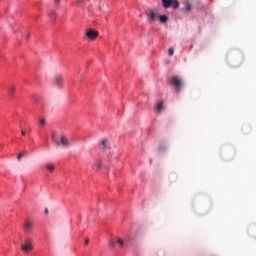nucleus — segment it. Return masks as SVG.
Returning a JSON list of instances; mask_svg holds the SVG:
<instances>
[{
    "instance_id": "obj_27",
    "label": "nucleus",
    "mask_w": 256,
    "mask_h": 256,
    "mask_svg": "<svg viewBox=\"0 0 256 256\" xmlns=\"http://www.w3.org/2000/svg\"><path fill=\"white\" fill-rule=\"evenodd\" d=\"M89 243V239H86L85 244L87 245Z\"/></svg>"
},
{
    "instance_id": "obj_12",
    "label": "nucleus",
    "mask_w": 256,
    "mask_h": 256,
    "mask_svg": "<svg viewBox=\"0 0 256 256\" xmlns=\"http://www.w3.org/2000/svg\"><path fill=\"white\" fill-rule=\"evenodd\" d=\"M38 125L41 129H43V127H45V125H47V120L45 118H40Z\"/></svg>"
},
{
    "instance_id": "obj_26",
    "label": "nucleus",
    "mask_w": 256,
    "mask_h": 256,
    "mask_svg": "<svg viewBox=\"0 0 256 256\" xmlns=\"http://www.w3.org/2000/svg\"><path fill=\"white\" fill-rule=\"evenodd\" d=\"M21 134H22V135H25V130H22V131H21Z\"/></svg>"
},
{
    "instance_id": "obj_6",
    "label": "nucleus",
    "mask_w": 256,
    "mask_h": 256,
    "mask_svg": "<svg viewBox=\"0 0 256 256\" xmlns=\"http://www.w3.org/2000/svg\"><path fill=\"white\" fill-rule=\"evenodd\" d=\"M86 37H88V39H91V41H95V39L99 37V32L95 30H87Z\"/></svg>"
},
{
    "instance_id": "obj_22",
    "label": "nucleus",
    "mask_w": 256,
    "mask_h": 256,
    "mask_svg": "<svg viewBox=\"0 0 256 256\" xmlns=\"http://www.w3.org/2000/svg\"><path fill=\"white\" fill-rule=\"evenodd\" d=\"M84 0H76L77 5H81V3H83Z\"/></svg>"
},
{
    "instance_id": "obj_4",
    "label": "nucleus",
    "mask_w": 256,
    "mask_h": 256,
    "mask_svg": "<svg viewBox=\"0 0 256 256\" xmlns=\"http://www.w3.org/2000/svg\"><path fill=\"white\" fill-rule=\"evenodd\" d=\"M54 85L57 89H63V86L65 85V78L62 74H56L54 76Z\"/></svg>"
},
{
    "instance_id": "obj_7",
    "label": "nucleus",
    "mask_w": 256,
    "mask_h": 256,
    "mask_svg": "<svg viewBox=\"0 0 256 256\" xmlns=\"http://www.w3.org/2000/svg\"><path fill=\"white\" fill-rule=\"evenodd\" d=\"M99 149L101 151H107V149H109V140L102 139L99 144Z\"/></svg>"
},
{
    "instance_id": "obj_21",
    "label": "nucleus",
    "mask_w": 256,
    "mask_h": 256,
    "mask_svg": "<svg viewBox=\"0 0 256 256\" xmlns=\"http://www.w3.org/2000/svg\"><path fill=\"white\" fill-rule=\"evenodd\" d=\"M97 167H98V169H101V167H103V163H101V161H98L97 162Z\"/></svg>"
},
{
    "instance_id": "obj_16",
    "label": "nucleus",
    "mask_w": 256,
    "mask_h": 256,
    "mask_svg": "<svg viewBox=\"0 0 256 256\" xmlns=\"http://www.w3.org/2000/svg\"><path fill=\"white\" fill-rule=\"evenodd\" d=\"M163 109H165V106L163 105V101H161L158 105H157V112L161 113V111H163Z\"/></svg>"
},
{
    "instance_id": "obj_8",
    "label": "nucleus",
    "mask_w": 256,
    "mask_h": 256,
    "mask_svg": "<svg viewBox=\"0 0 256 256\" xmlns=\"http://www.w3.org/2000/svg\"><path fill=\"white\" fill-rule=\"evenodd\" d=\"M33 229V223L29 220H27L25 223H24V231L25 233H31Z\"/></svg>"
},
{
    "instance_id": "obj_25",
    "label": "nucleus",
    "mask_w": 256,
    "mask_h": 256,
    "mask_svg": "<svg viewBox=\"0 0 256 256\" xmlns=\"http://www.w3.org/2000/svg\"><path fill=\"white\" fill-rule=\"evenodd\" d=\"M110 246L115 247V242H110Z\"/></svg>"
},
{
    "instance_id": "obj_2",
    "label": "nucleus",
    "mask_w": 256,
    "mask_h": 256,
    "mask_svg": "<svg viewBox=\"0 0 256 256\" xmlns=\"http://www.w3.org/2000/svg\"><path fill=\"white\" fill-rule=\"evenodd\" d=\"M145 14L149 25H153V23L159 19V10L157 9H149L145 12Z\"/></svg>"
},
{
    "instance_id": "obj_10",
    "label": "nucleus",
    "mask_w": 256,
    "mask_h": 256,
    "mask_svg": "<svg viewBox=\"0 0 256 256\" xmlns=\"http://www.w3.org/2000/svg\"><path fill=\"white\" fill-rule=\"evenodd\" d=\"M46 169L47 171H49L50 173H53L55 171V164L53 163H47L46 164Z\"/></svg>"
},
{
    "instance_id": "obj_23",
    "label": "nucleus",
    "mask_w": 256,
    "mask_h": 256,
    "mask_svg": "<svg viewBox=\"0 0 256 256\" xmlns=\"http://www.w3.org/2000/svg\"><path fill=\"white\" fill-rule=\"evenodd\" d=\"M54 3H55L56 5H59V3H61V0H54Z\"/></svg>"
},
{
    "instance_id": "obj_15",
    "label": "nucleus",
    "mask_w": 256,
    "mask_h": 256,
    "mask_svg": "<svg viewBox=\"0 0 256 256\" xmlns=\"http://www.w3.org/2000/svg\"><path fill=\"white\" fill-rule=\"evenodd\" d=\"M49 17H50V19H52V21H55V19H57V12L50 11Z\"/></svg>"
},
{
    "instance_id": "obj_11",
    "label": "nucleus",
    "mask_w": 256,
    "mask_h": 256,
    "mask_svg": "<svg viewBox=\"0 0 256 256\" xmlns=\"http://www.w3.org/2000/svg\"><path fill=\"white\" fill-rule=\"evenodd\" d=\"M158 19L160 23H167V21H169V17L167 15H159Z\"/></svg>"
},
{
    "instance_id": "obj_13",
    "label": "nucleus",
    "mask_w": 256,
    "mask_h": 256,
    "mask_svg": "<svg viewBox=\"0 0 256 256\" xmlns=\"http://www.w3.org/2000/svg\"><path fill=\"white\" fill-rule=\"evenodd\" d=\"M15 91H16L15 86L8 87V93H9L10 97H13V95H15Z\"/></svg>"
},
{
    "instance_id": "obj_19",
    "label": "nucleus",
    "mask_w": 256,
    "mask_h": 256,
    "mask_svg": "<svg viewBox=\"0 0 256 256\" xmlns=\"http://www.w3.org/2000/svg\"><path fill=\"white\" fill-rule=\"evenodd\" d=\"M117 243H119L120 246L124 247L125 243L123 242V239L119 238L117 240Z\"/></svg>"
},
{
    "instance_id": "obj_18",
    "label": "nucleus",
    "mask_w": 256,
    "mask_h": 256,
    "mask_svg": "<svg viewBox=\"0 0 256 256\" xmlns=\"http://www.w3.org/2000/svg\"><path fill=\"white\" fill-rule=\"evenodd\" d=\"M191 9H193V5L187 3V4L185 5V10H186V11H191Z\"/></svg>"
},
{
    "instance_id": "obj_20",
    "label": "nucleus",
    "mask_w": 256,
    "mask_h": 256,
    "mask_svg": "<svg viewBox=\"0 0 256 256\" xmlns=\"http://www.w3.org/2000/svg\"><path fill=\"white\" fill-rule=\"evenodd\" d=\"M173 53H175V50L173 48H169L168 50V55H173Z\"/></svg>"
},
{
    "instance_id": "obj_14",
    "label": "nucleus",
    "mask_w": 256,
    "mask_h": 256,
    "mask_svg": "<svg viewBox=\"0 0 256 256\" xmlns=\"http://www.w3.org/2000/svg\"><path fill=\"white\" fill-rule=\"evenodd\" d=\"M171 7H172V9H179V1L172 0Z\"/></svg>"
},
{
    "instance_id": "obj_1",
    "label": "nucleus",
    "mask_w": 256,
    "mask_h": 256,
    "mask_svg": "<svg viewBox=\"0 0 256 256\" xmlns=\"http://www.w3.org/2000/svg\"><path fill=\"white\" fill-rule=\"evenodd\" d=\"M52 141L56 147H63L64 149H67L71 145L69 138L63 134L59 135L57 132H53Z\"/></svg>"
},
{
    "instance_id": "obj_5",
    "label": "nucleus",
    "mask_w": 256,
    "mask_h": 256,
    "mask_svg": "<svg viewBox=\"0 0 256 256\" xmlns=\"http://www.w3.org/2000/svg\"><path fill=\"white\" fill-rule=\"evenodd\" d=\"M21 251H23V253H30V251H33V242L31 240H26L21 245Z\"/></svg>"
},
{
    "instance_id": "obj_9",
    "label": "nucleus",
    "mask_w": 256,
    "mask_h": 256,
    "mask_svg": "<svg viewBox=\"0 0 256 256\" xmlns=\"http://www.w3.org/2000/svg\"><path fill=\"white\" fill-rule=\"evenodd\" d=\"M173 4V0H162V5L164 9H169L171 5Z\"/></svg>"
},
{
    "instance_id": "obj_24",
    "label": "nucleus",
    "mask_w": 256,
    "mask_h": 256,
    "mask_svg": "<svg viewBox=\"0 0 256 256\" xmlns=\"http://www.w3.org/2000/svg\"><path fill=\"white\" fill-rule=\"evenodd\" d=\"M45 214H46V215H49V208H46V209H45Z\"/></svg>"
},
{
    "instance_id": "obj_17",
    "label": "nucleus",
    "mask_w": 256,
    "mask_h": 256,
    "mask_svg": "<svg viewBox=\"0 0 256 256\" xmlns=\"http://www.w3.org/2000/svg\"><path fill=\"white\" fill-rule=\"evenodd\" d=\"M26 155H27V152H22V153H20V154L18 155V157H17L18 161H21V159H23V157H26Z\"/></svg>"
},
{
    "instance_id": "obj_3",
    "label": "nucleus",
    "mask_w": 256,
    "mask_h": 256,
    "mask_svg": "<svg viewBox=\"0 0 256 256\" xmlns=\"http://www.w3.org/2000/svg\"><path fill=\"white\" fill-rule=\"evenodd\" d=\"M172 85L175 88V91L179 93L181 89H183V79L179 76H173L172 77Z\"/></svg>"
}]
</instances>
